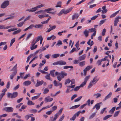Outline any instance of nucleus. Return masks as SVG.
<instances>
[{
	"mask_svg": "<svg viewBox=\"0 0 121 121\" xmlns=\"http://www.w3.org/2000/svg\"><path fill=\"white\" fill-rule=\"evenodd\" d=\"M112 116V115H109L105 116L103 118V120H106L109 118L111 117Z\"/></svg>",
	"mask_w": 121,
	"mask_h": 121,
	"instance_id": "40",
	"label": "nucleus"
},
{
	"mask_svg": "<svg viewBox=\"0 0 121 121\" xmlns=\"http://www.w3.org/2000/svg\"><path fill=\"white\" fill-rule=\"evenodd\" d=\"M119 10L112 14L110 16V18H112L114 17L119 13Z\"/></svg>",
	"mask_w": 121,
	"mask_h": 121,
	"instance_id": "24",
	"label": "nucleus"
},
{
	"mask_svg": "<svg viewBox=\"0 0 121 121\" xmlns=\"http://www.w3.org/2000/svg\"><path fill=\"white\" fill-rule=\"evenodd\" d=\"M106 31V30L105 29H104L103 30L102 33V35L104 36L105 34V32Z\"/></svg>",
	"mask_w": 121,
	"mask_h": 121,
	"instance_id": "58",
	"label": "nucleus"
},
{
	"mask_svg": "<svg viewBox=\"0 0 121 121\" xmlns=\"http://www.w3.org/2000/svg\"><path fill=\"white\" fill-rule=\"evenodd\" d=\"M30 112L32 113H35L37 112V110L35 109H32L30 111Z\"/></svg>",
	"mask_w": 121,
	"mask_h": 121,
	"instance_id": "53",
	"label": "nucleus"
},
{
	"mask_svg": "<svg viewBox=\"0 0 121 121\" xmlns=\"http://www.w3.org/2000/svg\"><path fill=\"white\" fill-rule=\"evenodd\" d=\"M10 85V82L9 81L7 83L6 88L7 89L9 88Z\"/></svg>",
	"mask_w": 121,
	"mask_h": 121,
	"instance_id": "60",
	"label": "nucleus"
},
{
	"mask_svg": "<svg viewBox=\"0 0 121 121\" xmlns=\"http://www.w3.org/2000/svg\"><path fill=\"white\" fill-rule=\"evenodd\" d=\"M115 107H112V109L109 110V112L111 114H113L115 110Z\"/></svg>",
	"mask_w": 121,
	"mask_h": 121,
	"instance_id": "27",
	"label": "nucleus"
},
{
	"mask_svg": "<svg viewBox=\"0 0 121 121\" xmlns=\"http://www.w3.org/2000/svg\"><path fill=\"white\" fill-rule=\"evenodd\" d=\"M6 42H1L0 43V46L3 45H5V46L3 48V49L4 50H6L7 48V45L6 44Z\"/></svg>",
	"mask_w": 121,
	"mask_h": 121,
	"instance_id": "13",
	"label": "nucleus"
},
{
	"mask_svg": "<svg viewBox=\"0 0 121 121\" xmlns=\"http://www.w3.org/2000/svg\"><path fill=\"white\" fill-rule=\"evenodd\" d=\"M106 7L105 6H103L102 7L103 10H102V13H105L108 11L107 9H106Z\"/></svg>",
	"mask_w": 121,
	"mask_h": 121,
	"instance_id": "19",
	"label": "nucleus"
},
{
	"mask_svg": "<svg viewBox=\"0 0 121 121\" xmlns=\"http://www.w3.org/2000/svg\"><path fill=\"white\" fill-rule=\"evenodd\" d=\"M15 38H14L12 39L11 40V42L10 44V46H12L13 44V43L15 41Z\"/></svg>",
	"mask_w": 121,
	"mask_h": 121,
	"instance_id": "43",
	"label": "nucleus"
},
{
	"mask_svg": "<svg viewBox=\"0 0 121 121\" xmlns=\"http://www.w3.org/2000/svg\"><path fill=\"white\" fill-rule=\"evenodd\" d=\"M9 4V1L8 0H5L2 3L0 6V7L2 9H4L8 6Z\"/></svg>",
	"mask_w": 121,
	"mask_h": 121,
	"instance_id": "3",
	"label": "nucleus"
},
{
	"mask_svg": "<svg viewBox=\"0 0 121 121\" xmlns=\"http://www.w3.org/2000/svg\"><path fill=\"white\" fill-rule=\"evenodd\" d=\"M80 105V104L76 105L71 107L70 108L71 109H75L78 107Z\"/></svg>",
	"mask_w": 121,
	"mask_h": 121,
	"instance_id": "29",
	"label": "nucleus"
},
{
	"mask_svg": "<svg viewBox=\"0 0 121 121\" xmlns=\"http://www.w3.org/2000/svg\"><path fill=\"white\" fill-rule=\"evenodd\" d=\"M43 80H41V81H39L38 80H37V83L35 85V86L37 87L41 85L43 83Z\"/></svg>",
	"mask_w": 121,
	"mask_h": 121,
	"instance_id": "10",
	"label": "nucleus"
},
{
	"mask_svg": "<svg viewBox=\"0 0 121 121\" xmlns=\"http://www.w3.org/2000/svg\"><path fill=\"white\" fill-rule=\"evenodd\" d=\"M77 96V95L75 94L73 95L71 97V100H73Z\"/></svg>",
	"mask_w": 121,
	"mask_h": 121,
	"instance_id": "63",
	"label": "nucleus"
},
{
	"mask_svg": "<svg viewBox=\"0 0 121 121\" xmlns=\"http://www.w3.org/2000/svg\"><path fill=\"white\" fill-rule=\"evenodd\" d=\"M53 99V98H51L50 96H48L45 98L44 101L45 103H47L52 101Z\"/></svg>",
	"mask_w": 121,
	"mask_h": 121,
	"instance_id": "7",
	"label": "nucleus"
},
{
	"mask_svg": "<svg viewBox=\"0 0 121 121\" xmlns=\"http://www.w3.org/2000/svg\"><path fill=\"white\" fill-rule=\"evenodd\" d=\"M13 110V108L11 107H5L3 109V111H5L9 112H12Z\"/></svg>",
	"mask_w": 121,
	"mask_h": 121,
	"instance_id": "5",
	"label": "nucleus"
},
{
	"mask_svg": "<svg viewBox=\"0 0 121 121\" xmlns=\"http://www.w3.org/2000/svg\"><path fill=\"white\" fill-rule=\"evenodd\" d=\"M31 83L30 81H26L24 82L23 84L25 86H28Z\"/></svg>",
	"mask_w": 121,
	"mask_h": 121,
	"instance_id": "20",
	"label": "nucleus"
},
{
	"mask_svg": "<svg viewBox=\"0 0 121 121\" xmlns=\"http://www.w3.org/2000/svg\"><path fill=\"white\" fill-rule=\"evenodd\" d=\"M120 112V111H117V112H116L114 114V115L113 116L114 117H117L118 116Z\"/></svg>",
	"mask_w": 121,
	"mask_h": 121,
	"instance_id": "54",
	"label": "nucleus"
},
{
	"mask_svg": "<svg viewBox=\"0 0 121 121\" xmlns=\"http://www.w3.org/2000/svg\"><path fill=\"white\" fill-rule=\"evenodd\" d=\"M17 73V71L16 70V71H14L13 72L12 74H11L10 76V79L12 80L13 79V77L16 75Z\"/></svg>",
	"mask_w": 121,
	"mask_h": 121,
	"instance_id": "14",
	"label": "nucleus"
},
{
	"mask_svg": "<svg viewBox=\"0 0 121 121\" xmlns=\"http://www.w3.org/2000/svg\"><path fill=\"white\" fill-rule=\"evenodd\" d=\"M62 2L61 1H59L57 3V5L55 6L56 8L60 7L61 6V4Z\"/></svg>",
	"mask_w": 121,
	"mask_h": 121,
	"instance_id": "26",
	"label": "nucleus"
},
{
	"mask_svg": "<svg viewBox=\"0 0 121 121\" xmlns=\"http://www.w3.org/2000/svg\"><path fill=\"white\" fill-rule=\"evenodd\" d=\"M66 63L65 61L61 60L60 61L55 62L53 63V65H65L66 64Z\"/></svg>",
	"mask_w": 121,
	"mask_h": 121,
	"instance_id": "2",
	"label": "nucleus"
},
{
	"mask_svg": "<svg viewBox=\"0 0 121 121\" xmlns=\"http://www.w3.org/2000/svg\"><path fill=\"white\" fill-rule=\"evenodd\" d=\"M56 37L54 35H52L49 37H48L47 38V40H50L52 39V40H53L54 39H55L56 38Z\"/></svg>",
	"mask_w": 121,
	"mask_h": 121,
	"instance_id": "18",
	"label": "nucleus"
},
{
	"mask_svg": "<svg viewBox=\"0 0 121 121\" xmlns=\"http://www.w3.org/2000/svg\"><path fill=\"white\" fill-rule=\"evenodd\" d=\"M90 77V75H88L86 77L84 78V81L86 82L89 79Z\"/></svg>",
	"mask_w": 121,
	"mask_h": 121,
	"instance_id": "51",
	"label": "nucleus"
},
{
	"mask_svg": "<svg viewBox=\"0 0 121 121\" xmlns=\"http://www.w3.org/2000/svg\"><path fill=\"white\" fill-rule=\"evenodd\" d=\"M106 20V19L103 20H101L100 22L99 23V26H101V25L103 24L105 22V21Z\"/></svg>",
	"mask_w": 121,
	"mask_h": 121,
	"instance_id": "47",
	"label": "nucleus"
},
{
	"mask_svg": "<svg viewBox=\"0 0 121 121\" xmlns=\"http://www.w3.org/2000/svg\"><path fill=\"white\" fill-rule=\"evenodd\" d=\"M49 91V90L48 87L46 88L44 90L43 92L44 94H46Z\"/></svg>",
	"mask_w": 121,
	"mask_h": 121,
	"instance_id": "48",
	"label": "nucleus"
},
{
	"mask_svg": "<svg viewBox=\"0 0 121 121\" xmlns=\"http://www.w3.org/2000/svg\"><path fill=\"white\" fill-rule=\"evenodd\" d=\"M82 96H80L79 97H78L77 99H75V100H74V102H78V101H79L82 98Z\"/></svg>",
	"mask_w": 121,
	"mask_h": 121,
	"instance_id": "49",
	"label": "nucleus"
},
{
	"mask_svg": "<svg viewBox=\"0 0 121 121\" xmlns=\"http://www.w3.org/2000/svg\"><path fill=\"white\" fill-rule=\"evenodd\" d=\"M80 86H76L74 88V90L75 91H77L80 89Z\"/></svg>",
	"mask_w": 121,
	"mask_h": 121,
	"instance_id": "57",
	"label": "nucleus"
},
{
	"mask_svg": "<svg viewBox=\"0 0 121 121\" xmlns=\"http://www.w3.org/2000/svg\"><path fill=\"white\" fill-rule=\"evenodd\" d=\"M54 9L53 8H50L47 9H45L43 10L44 12H47V13H50V11H51L54 10Z\"/></svg>",
	"mask_w": 121,
	"mask_h": 121,
	"instance_id": "17",
	"label": "nucleus"
},
{
	"mask_svg": "<svg viewBox=\"0 0 121 121\" xmlns=\"http://www.w3.org/2000/svg\"><path fill=\"white\" fill-rule=\"evenodd\" d=\"M120 18H121V17H120L118 16L115 18V20L114 22H119V19Z\"/></svg>",
	"mask_w": 121,
	"mask_h": 121,
	"instance_id": "62",
	"label": "nucleus"
},
{
	"mask_svg": "<svg viewBox=\"0 0 121 121\" xmlns=\"http://www.w3.org/2000/svg\"><path fill=\"white\" fill-rule=\"evenodd\" d=\"M79 112H77L70 119V120L74 121L76 118V116L77 117L79 115Z\"/></svg>",
	"mask_w": 121,
	"mask_h": 121,
	"instance_id": "11",
	"label": "nucleus"
},
{
	"mask_svg": "<svg viewBox=\"0 0 121 121\" xmlns=\"http://www.w3.org/2000/svg\"><path fill=\"white\" fill-rule=\"evenodd\" d=\"M60 75V73L57 72H56L55 73V75H57V79L59 81H60L62 78L61 77V75Z\"/></svg>",
	"mask_w": 121,
	"mask_h": 121,
	"instance_id": "9",
	"label": "nucleus"
},
{
	"mask_svg": "<svg viewBox=\"0 0 121 121\" xmlns=\"http://www.w3.org/2000/svg\"><path fill=\"white\" fill-rule=\"evenodd\" d=\"M64 114H63L60 117V118L59 119L58 121H62L64 119Z\"/></svg>",
	"mask_w": 121,
	"mask_h": 121,
	"instance_id": "56",
	"label": "nucleus"
},
{
	"mask_svg": "<svg viewBox=\"0 0 121 121\" xmlns=\"http://www.w3.org/2000/svg\"><path fill=\"white\" fill-rule=\"evenodd\" d=\"M21 29L17 30L16 31H14L13 33V35H15L16 34H18L21 31Z\"/></svg>",
	"mask_w": 121,
	"mask_h": 121,
	"instance_id": "38",
	"label": "nucleus"
},
{
	"mask_svg": "<svg viewBox=\"0 0 121 121\" xmlns=\"http://www.w3.org/2000/svg\"><path fill=\"white\" fill-rule=\"evenodd\" d=\"M32 35V34L31 33H30L26 37V40H27L30 38V37Z\"/></svg>",
	"mask_w": 121,
	"mask_h": 121,
	"instance_id": "64",
	"label": "nucleus"
},
{
	"mask_svg": "<svg viewBox=\"0 0 121 121\" xmlns=\"http://www.w3.org/2000/svg\"><path fill=\"white\" fill-rule=\"evenodd\" d=\"M99 15V14H97V15L93 16L91 18V20H95L96 18L98 17V16Z\"/></svg>",
	"mask_w": 121,
	"mask_h": 121,
	"instance_id": "34",
	"label": "nucleus"
},
{
	"mask_svg": "<svg viewBox=\"0 0 121 121\" xmlns=\"http://www.w3.org/2000/svg\"><path fill=\"white\" fill-rule=\"evenodd\" d=\"M93 96H96V99H97L99 97H101V94L99 93H98L97 94H94L93 95Z\"/></svg>",
	"mask_w": 121,
	"mask_h": 121,
	"instance_id": "33",
	"label": "nucleus"
},
{
	"mask_svg": "<svg viewBox=\"0 0 121 121\" xmlns=\"http://www.w3.org/2000/svg\"><path fill=\"white\" fill-rule=\"evenodd\" d=\"M89 32L92 33L93 32H95L96 30V29H95V28H92L91 29H89Z\"/></svg>",
	"mask_w": 121,
	"mask_h": 121,
	"instance_id": "50",
	"label": "nucleus"
},
{
	"mask_svg": "<svg viewBox=\"0 0 121 121\" xmlns=\"http://www.w3.org/2000/svg\"><path fill=\"white\" fill-rule=\"evenodd\" d=\"M43 26L41 24L35 25H34V27L37 28H42Z\"/></svg>",
	"mask_w": 121,
	"mask_h": 121,
	"instance_id": "23",
	"label": "nucleus"
},
{
	"mask_svg": "<svg viewBox=\"0 0 121 121\" xmlns=\"http://www.w3.org/2000/svg\"><path fill=\"white\" fill-rule=\"evenodd\" d=\"M55 71V70H51L50 71V75L53 77H55L54 72Z\"/></svg>",
	"mask_w": 121,
	"mask_h": 121,
	"instance_id": "36",
	"label": "nucleus"
},
{
	"mask_svg": "<svg viewBox=\"0 0 121 121\" xmlns=\"http://www.w3.org/2000/svg\"><path fill=\"white\" fill-rule=\"evenodd\" d=\"M70 80L68 78L65 81V85H66L67 83H69L70 82Z\"/></svg>",
	"mask_w": 121,
	"mask_h": 121,
	"instance_id": "55",
	"label": "nucleus"
},
{
	"mask_svg": "<svg viewBox=\"0 0 121 121\" xmlns=\"http://www.w3.org/2000/svg\"><path fill=\"white\" fill-rule=\"evenodd\" d=\"M41 93L39 94L38 95L32 97L31 98L32 100H35L38 98L40 96Z\"/></svg>",
	"mask_w": 121,
	"mask_h": 121,
	"instance_id": "32",
	"label": "nucleus"
},
{
	"mask_svg": "<svg viewBox=\"0 0 121 121\" xmlns=\"http://www.w3.org/2000/svg\"><path fill=\"white\" fill-rule=\"evenodd\" d=\"M35 46L31 45L30 47V49L31 50H33L36 48L38 46L37 45H36L35 46Z\"/></svg>",
	"mask_w": 121,
	"mask_h": 121,
	"instance_id": "42",
	"label": "nucleus"
},
{
	"mask_svg": "<svg viewBox=\"0 0 121 121\" xmlns=\"http://www.w3.org/2000/svg\"><path fill=\"white\" fill-rule=\"evenodd\" d=\"M24 23V22H21L17 25L18 27H21L23 25Z\"/></svg>",
	"mask_w": 121,
	"mask_h": 121,
	"instance_id": "52",
	"label": "nucleus"
},
{
	"mask_svg": "<svg viewBox=\"0 0 121 121\" xmlns=\"http://www.w3.org/2000/svg\"><path fill=\"white\" fill-rule=\"evenodd\" d=\"M41 37H42V36H38L37 37V39L35 41V43H37L40 40Z\"/></svg>",
	"mask_w": 121,
	"mask_h": 121,
	"instance_id": "59",
	"label": "nucleus"
},
{
	"mask_svg": "<svg viewBox=\"0 0 121 121\" xmlns=\"http://www.w3.org/2000/svg\"><path fill=\"white\" fill-rule=\"evenodd\" d=\"M33 116V115L32 114L27 115L25 116V117L26 120H27L30 117H31L32 116Z\"/></svg>",
	"mask_w": 121,
	"mask_h": 121,
	"instance_id": "28",
	"label": "nucleus"
},
{
	"mask_svg": "<svg viewBox=\"0 0 121 121\" xmlns=\"http://www.w3.org/2000/svg\"><path fill=\"white\" fill-rule=\"evenodd\" d=\"M89 31L86 29L83 32V35L86 37H87L89 35Z\"/></svg>",
	"mask_w": 121,
	"mask_h": 121,
	"instance_id": "12",
	"label": "nucleus"
},
{
	"mask_svg": "<svg viewBox=\"0 0 121 121\" xmlns=\"http://www.w3.org/2000/svg\"><path fill=\"white\" fill-rule=\"evenodd\" d=\"M27 104L29 105H34L35 103L33 102L32 101L29 100L28 101Z\"/></svg>",
	"mask_w": 121,
	"mask_h": 121,
	"instance_id": "37",
	"label": "nucleus"
},
{
	"mask_svg": "<svg viewBox=\"0 0 121 121\" xmlns=\"http://www.w3.org/2000/svg\"><path fill=\"white\" fill-rule=\"evenodd\" d=\"M112 95V93L110 92V93L105 97L103 101H105L109 98H110Z\"/></svg>",
	"mask_w": 121,
	"mask_h": 121,
	"instance_id": "16",
	"label": "nucleus"
},
{
	"mask_svg": "<svg viewBox=\"0 0 121 121\" xmlns=\"http://www.w3.org/2000/svg\"><path fill=\"white\" fill-rule=\"evenodd\" d=\"M59 116V113H57L55 115L54 117V118H53V117H50L49 121H55Z\"/></svg>",
	"mask_w": 121,
	"mask_h": 121,
	"instance_id": "6",
	"label": "nucleus"
},
{
	"mask_svg": "<svg viewBox=\"0 0 121 121\" xmlns=\"http://www.w3.org/2000/svg\"><path fill=\"white\" fill-rule=\"evenodd\" d=\"M60 74L62 78H63L64 76H66L67 75V73L64 71H62L61 73H60Z\"/></svg>",
	"mask_w": 121,
	"mask_h": 121,
	"instance_id": "21",
	"label": "nucleus"
},
{
	"mask_svg": "<svg viewBox=\"0 0 121 121\" xmlns=\"http://www.w3.org/2000/svg\"><path fill=\"white\" fill-rule=\"evenodd\" d=\"M49 26L50 28L46 31V32H50L52 30L55 29L56 27V25H54L51 26L50 25H49Z\"/></svg>",
	"mask_w": 121,
	"mask_h": 121,
	"instance_id": "8",
	"label": "nucleus"
},
{
	"mask_svg": "<svg viewBox=\"0 0 121 121\" xmlns=\"http://www.w3.org/2000/svg\"><path fill=\"white\" fill-rule=\"evenodd\" d=\"M85 61H83L81 62H80L79 64V65L81 67L85 65Z\"/></svg>",
	"mask_w": 121,
	"mask_h": 121,
	"instance_id": "41",
	"label": "nucleus"
},
{
	"mask_svg": "<svg viewBox=\"0 0 121 121\" xmlns=\"http://www.w3.org/2000/svg\"><path fill=\"white\" fill-rule=\"evenodd\" d=\"M92 68V65H89L86 67L84 70H86V71Z\"/></svg>",
	"mask_w": 121,
	"mask_h": 121,
	"instance_id": "35",
	"label": "nucleus"
},
{
	"mask_svg": "<svg viewBox=\"0 0 121 121\" xmlns=\"http://www.w3.org/2000/svg\"><path fill=\"white\" fill-rule=\"evenodd\" d=\"M73 67L72 66H65L63 67V68L64 69H66L68 68L73 69Z\"/></svg>",
	"mask_w": 121,
	"mask_h": 121,
	"instance_id": "30",
	"label": "nucleus"
},
{
	"mask_svg": "<svg viewBox=\"0 0 121 121\" xmlns=\"http://www.w3.org/2000/svg\"><path fill=\"white\" fill-rule=\"evenodd\" d=\"M79 41H78L75 44V46L78 49V50L80 49V48H79V45L78 43Z\"/></svg>",
	"mask_w": 121,
	"mask_h": 121,
	"instance_id": "61",
	"label": "nucleus"
},
{
	"mask_svg": "<svg viewBox=\"0 0 121 121\" xmlns=\"http://www.w3.org/2000/svg\"><path fill=\"white\" fill-rule=\"evenodd\" d=\"M99 79L97 78V76L94 77L92 81H91L88 87V88H91L93 85L96 84L98 80Z\"/></svg>",
	"mask_w": 121,
	"mask_h": 121,
	"instance_id": "1",
	"label": "nucleus"
},
{
	"mask_svg": "<svg viewBox=\"0 0 121 121\" xmlns=\"http://www.w3.org/2000/svg\"><path fill=\"white\" fill-rule=\"evenodd\" d=\"M17 28H14L12 29H9L7 30V31L9 32H10L12 31H13L14 30H17Z\"/></svg>",
	"mask_w": 121,
	"mask_h": 121,
	"instance_id": "45",
	"label": "nucleus"
},
{
	"mask_svg": "<svg viewBox=\"0 0 121 121\" xmlns=\"http://www.w3.org/2000/svg\"><path fill=\"white\" fill-rule=\"evenodd\" d=\"M79 16V14L77 13H75L72 16V19L74 20L75 19H77Z\"/></svg>",
	"mask_w": 121,
	"mask_h": 121,
	"instance_id": "15",
	"label": "nucleus"
},
{
	"mask_svg": "<svg viewBox=\"0 0 121 121\" xmlns=\"http://www.w3.org/2000/svg\"><path fill=\"white\" fill-rule=\"evenodd\" d=\"M102 104V102H100L99 103H97L96 104H95L96 109L98 110L100 108V106L99 105L100 104Z\"/></svg>",
	"mask_w": 121,
	"mask_h": 121,
	"instance_id": "22",
	"label": "nucleus"
},
{
	"mask_svg": "<svg viewBox=\"0 0 121 121\" xmlns=\"http://www.w3.org/2000/svg\"><path fill=\"white\" fill-rule=\"evenodd\" d=\"M85 57L86 56L85 55H83L79 57V59L80 61L83 60L85 59Z\"/></svg>",
	"mask_w": 121,
	"mask_h": 121,
	"instance_id": "25",
	"label": "nucleus"
},
{
	"mask_svg": "<svg viewBox=\"0 0 121 121\" xmlns=\"http://www.w3.org/2000/svg\"><path fill=\"white\" fill-rule=\"evenodd\" d=\"M75 86V85H74L72 86H67V89L68 90H69L71 88H73Z\"/></svg>",
	"mask_w": 121,
	"mask_h": 121,
	"instance_id": "44",
	"label": "nucleus"
},
{
	"mask_svg": "<svg viewBox=\"0 0 121 121\" xmlns=\"http://www.w3.org/2000/svg\"><path fill=\"white\" fill-rule=\"evenodd\" d=\"M50 74L49 73L47 75L45 76V78H46L48 80H49L51 81H52V79L50 78Z\"/></svg>",
	"mask_w": 121,
	"mask_h": 121,
	"instance_id": "31",
	"label": "nucleus"
},
{
	"mask_svg": "<svg viewBox=\"0 0 121 121\" xmlns=\"http://www.w3.org/2000/svg\"><path fill=\"white\" fill-rule=\"evenodd\" d=\"M18 95L17 92H15L13 93H9L8 94L7 96L8 97L10 98H15L17 97Z\"/></svg>",
	"mask_w": 121,
	"mask_h": 121,
	"instance_id": "4",
	"label": "nucleus"
},
{
	"mask_svg": "<svg viewBox=\"0 0 121 121\" xmlns=\"http://www.w3.org/2000/svg\"><path fill=\"white\" fill-rule=\"evenodd\" d=\"M5 93L3 92L0 95V102L1 101L3 97L5 95Z\"/></svg>",
	"mask_w": 121,
	"mask_h": 121,
	"instance_id": "46",
	"label": "nucleus"
},
{
	"mask_svg": "<svg viewBox=\"0 0 121 121\" xmlns=\"http://www.w3.org/2000/svg\"><path fill=\"white\" fill-rule=\"evenodd\" d=\"M60 55L58 54H55L52 55V56L53 58H56L58 57Z\"/></svg>",
	"mask_w": 121,
	"mask_h": 121,
	"instance_id": "39",
	"label": "nucleus"
}]
</instances>
